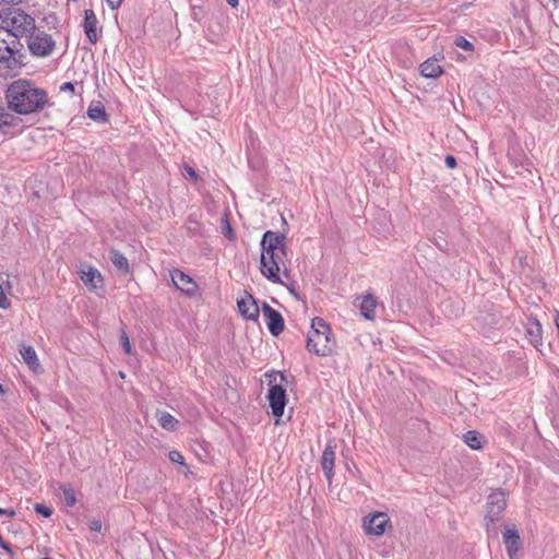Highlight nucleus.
Returning <instances> with one entry per match:
<instances>
[{
    "label": "nucleus",
    "instance_id": "1",
    "mask_svg": "<svg viewBox=\"0 0 559 559\" xmlns=\"http://www.w3.org/2000/svg\"><path fill=\"white\" fill-rule=\"evenodd\" d=\"M8 106L20 115H28L44 108L47 93L26 80L12 82L5 93Z\"/></svg>",
    "mask_w": 559,
    "mask_h": 559
},
{
    "label": "nucleus",
    "instance_id": "2",
    "mask_svg": "<svg viewBox=\"0 0 559 559\" xmlns=\"http://www.w3.org/2000/svg\"><path fill=\"white\" fill-rule=\"evenodd\" d=\"M335 340L330 325L322 318H314L308 333L307 348L317 356L326 357L333 353Z\"/></svg>",
    "mask_w": 559,
    "mask_h": 559
},
{
    "label": "nucleus",
    "instance_id": "3",
    "mask_svg": "<svg viewBox=\"0 0 559 559\" xmlns=\"http://www.w3.org/2000/svg\"><path fill=\"white\" fill-rule=\"evenodd\" d=\"M0 28L8 31L13 39L26 36L35 29V21L20 9H8L1 17Z\"/></svg>",
    "mask_w": 559,
    "mask_h": 559
},
{
    "label": "nucleus",
    "instance_id": "4",
    "mask_svg": "<svg viewBox=\"0 0 559 559\" xmlns=\"http://www.w3.org/2000/svg\"><path fill=\"white\" fill-rule=\"evenodd\" d=\"M261 248L265 252L264 259L276 262L281 267L283 258L287 253L286 236L281 233L266 231L261 240Z\"/></svg>",
    "mask_w": 559,
    "mask_h": 559
},
{
    "label": "nucleus",
    "instance_id": "5",
    "mask_svg": "<svg viewBox=\"0 0 559 559\" xmlns=\"http://www.w3.org/2000/svg\"><path fill=\"white\" fill-rule=\"evenodd\" d=\"M266 377L269 378L270 384L267 399L272 408V414L275 417H281L287 402L286 390L282 385V383L286 381V378L281 372H272L266 374Z\"/></svg>",
    "mask_w": 559,
    "mask_h": 559
},
{
    "label": "nucleus",
    "instance_id": "6",
    "mask_svg": "<svg viewBox=\"0 0 559 559\" xmlns=\"http://www.w3.org/2000/svg\"><path fill=\"white\" fill-rule=\"evenodd\" d=\"M361 527L367 536L381 537L393 530L390 516L385 512H370L361 519Z\"/></svg>",
    "mask_w": 559,
    "mask_h": 559
},
{
    "label": "nucleus",
    "instance_id": "7",
    "mask_svg": "<svg viewBox=\"0 0 559 559\" xmlns=\"http://www.w3.org/2000/svg\"><path fill=\"white\" fill-rule=\"evenodd\" d=\"M20 43L13 39L11 34L0 28V62L8 69H15L19 66L16 55L20 50Z\"/></svg>",
    "mask_w": 559,
    "mask_h": 559
},
{
    "label": "nucleus",
    "instance_id": "8",
    "mask_svg": "<svg viewBox=\"0 0 559 559\" xmlns=\"http://www.w3.org/2000/svg\"><path fill=\"white\" fill-rule=\"evenodd\" d=\"M55 40L45 32L29 33L27 36V46L32 55L36 57H47L55 48Z\"/></svg>",
    "mask_w": 559,
    "mask_h": 559
},
{
    "label": "nucleus",
    "instance_id": "9",
    "mask_svg": "<svg viewBox=\"0 0 559 559\" xmlns=\"http://www.w3.org/2000/svg\"><path fill=\"white\" fill-rule=\"evenodd\" d=\"M507 507V492L502 489H495L487 498L486 518L495 522Z\"/></svg>",
    "mask_w": 559,
    "mask_h": 559
},
{
    "label": "nucleus",
    "instance_id": "10",
    "mask_svg": "<svg viewBox=\"0 0 559 559\" xmlns=\"http://www.w3.org/2000/svg\"><path fill=\"white\" fill-rule=\"evenodd\" d=\"M171 281L174 285L187 296H194L198 292V284L188 274L180 270H174L170 272Z\"/></svg>",
    "mask_w": 559,
    "mask_h": 559
},
{
    "label": "nucleus",
    "instance_id": "11",
    "mask_svg": "<svg viewBox=\"0 0 559 559\" xmlns=\"http://www.w3.org/2000/svg\"><path fill=\"white\" fill-rule=\"evenodd\" d=\"M237 307L240 312V314L251 321H257L259 318V307L251 294L248 292H243V296H241L237 300Z\"/></svg>",
    "mask_w": 559,
    "mask_h": 559
},
{
    "label": "nucleus",
    "instance_id": "12",
    "mask_svg": "<svg viewBox=\"0 0 559 559\" xmlns=\"http://www.w3.org/2000/svg\"><path fill=\"white\" fill-rule=\"evenodd\" d=\"M263 316L266 318V324L272 335L277 336L284 331V320L280 312L270 305L262 306Z\"/></svg>",
    "mask_w": 559,
    "mask_h": 559
},
{
    "label": "nucleus",
    "instance_id": "13",
    "mask_svg": "<svg viewBox=\"0 0 559 559\" xmlns=\"http://www.w3.org/2000/svg\"><path fill=\"white\" fill-rule=\"evenodd\" d=\"M335 456V445L329 443L325 447L320 460V464L325 474L329 487H331L333 483Z\"/></svg>",
    "mask_w": 559,
    "mask_h": 559
},
{
    "label": "nucleus",
    "instance_id": "14",
    "mask_svg": "<svg viewBox=\"0 0 559 559\" xmlns=\"http://www.w3.org/2000/svg\"><path fill=\"white\" fill-rule=\"evenodd\" d=\"M265 252L262 250L260 258V271L261 274L266 277L270 282L275 284H283V281L280 276L281 267L276 262H272V260L264 259Z\"/></svg>",
    "mask_w": 559,
    "mask_h": 559
},
{
    "label": "nucleus",
    "instance_id": "15",
    "mask_svg": "<svg viewBox=\"0 0 559 559\" xmlns=\"http://www.w3.org/2000/svg\"><path fill=\"white\" fill-rule=\"evenodd\" d=\"M503 542L507 547L508 555L510 559H518V555L521 550V540L520 535L516 528L510 527L506 528L503 533Z\"/></svg>",
    "mask_w": 559,
    "mask_h": 559
},
{
    "label": "nucleus",
    "instance_id": "16",
    "mask_svg": "<svg viewBox=\"0 0 559 559\" xmlns=\"http://www.w3.org/2000/svg\"><path fill=\"white\" fill-rule=\"evenodd\" d=\"M80 278L91 290H97L103 287V276L100 272L93 266L81 270Z\"/></svg>",
    "mask_w": 559,
    "mask_h": 559
},
{
    "label": "nucleus",
    "instance_id": "17",
    "mask_svg": "<svg viewBox=\"0 0 559 559\" xmlns=\"http://www.w3.org/2000/svg\"><path fill=\"white\" fill-rule=\"evenodd\" d=\"M19 352L24 362L33 372L38 373L41 371L39 358L33 346L21 344L19 347Z\"/></svg>",
    "mask_w": 559,
    "mask_h": 559
},
{
    "label": "nucleus",
    "instance_id": "18",
    "mask_svg": "<svg viewBox=\"0 0 559 559\" xmlns=\"http://www.w3.org/2000/svg\"><path fill=\"white\" fill-rule=\"evenodd\" d=\"M97 17L93 10H85L83 27L88 40L93 44L97 41Z\"/></svg>",
    "mask_w": 559,
    "mask_h": 559
},
{
    "label": "nucleus",
    "instance_id": "19",
    "mask_svg": "<svg viewBox=\"0 0 559 559\" xmlns=\"http://www.w3.org/2000/svg\"><path fill=\"white\" fill-rule=\"evenodd\" d=\"M443 70L436 58L426 60L420 64V73L425 78L435 79L442 74Z\"/></svg>",
    "mask_w": 559,
    "mask_h": 559
},
{
    "label": "nucleus",
    "instance_id": "20",
    "mask_svg": "<svg viewBox=\"0 0 559 559\" xmlns=\"http://www.w3.org/2000/svg\"><path fill=\"white\" fill-rule=\"evenodd\" d=\"M377 308V300L371 294H367L362 297L361 304H360V311L361 314L367 320H373L374 319V310Z\"/></svg>",
    "mask_w": 559,
    "mask_h": 559
},
{
    "label": "nucleus",
    "instance_id": "21",
    "mask_svg": "<svg viewBox=\"0 0 559 559\" xmlns=\"http://www.w3.org/2000/svg\"><path fill=\"white\" fill-rule=\"evenodd\" d=\"M109 259L112 262V264L117 267V270L120 271L121 273L128 274L130 272L128 259L118 250H110Z\"/></svg>",
    "mask_w": 559,
    "mask_h": 559
},
{
    "label": "nucleus",
    "instance_id": "22",
    "mask_svg": "<svg viewBox=\"0 0 559 559\" xmlns=\"http://www.w3.org/2000/svg\"><path fill=\"white\" fill-rule=\"evenodd\" d=\"M87 116L97 122H107L108 115L105 111V107L102 104L90 106L87 109Z\"/></svg>",
    "mask_w": 559,
    "mask_h": 559
},
{
    "label": "nucleus",
    "instance_id": "23",
    "mask_svg": "<svg viewBox=\"0 0 559 559\" xmlns=\"http://www.w3.org/2000/svg\"><path fill=\"white\" fill-rule=\"evenodd\" d=\"M159 425L166 430H175L178 420L167 412H160L157 414Z\"/></svg>",
    "mask_w": 559,
    "mask_h": 559
},
{
    "label": "nucleus",
    "instance_id": "24",
    "mask_svg": "<svg viewBox=\"0 0 559 559\" xmlns=\"http://www.w3.org/2000/svg\"><path fill=\"white\" fill-rule=\"evenodd\" d=\"M464 441L473 450H479L483 447V438L476 431H467L464 435Z\"/></svg>",
    "mask_w": 559,
    "mask_h": 559
},
{
    "label": "nucleus",
    "instance_id": "25",
    "mask_svg": "<svg viewBox=\"0 0 559 559\" xmlns=\"http://www.w3.org/2000/svg\"><path fill=\"white\" fill-rule=\"evenodd\" d=\"M527 334L531 337V343L537 344L542 340V325L537 320H532L527 328Z\"/></svg>",
    "mask_w": 559,
    "mask_h": 559
},
{
    "label": "nucleus",
    "instance_id": "26",
    "mask_svg": "<svg viewBox=\"0 0 559 559\" xmlns=\"http://www.w3.org/2000/svg\"><path fill=\"white\" fill-rule=\"evenodd\" d=\"M168 459L173 463L180 465L183 468L182 472L185 474L189 473V468H188V466H187V464L185 462V457L182 456V454L180 452H178V451H170L168 453Z\"/></svg>",
    "mask_w": 559,
    "mask_h": 559
},
{
    "label": "nucleus",
    "instance_id": "27",
    "mask_svg": "<svg viewBox=\"0 0 559 559\" xmlns=\"http://www.w3.org/2000/svg\"><path fill=\"white\" fill-rule=\"evenodd\" d=\"M64 502L68 507H73L76 503L75 492L73 489L64 487L62 488Z\"/></svg>",
    "mask_w": 559,
    "mask_h": 559
},
{
    "label": "nucleus",
    "instance_id": "28",
    "mask_svg": "<svg viewBox=\"0 0 559 559\" xmlns=\"http://www.w3.org/2000/svg\"><path fill=\"white\" fill-rule=\"evenodd\" d=\"M222 233L229 240H234L235 239L234 230H233V228L230 226V223H229V221H228V218L226 216L222 219Z\"/></svg>",
    "mask_w": 559,
    "mask_h": 559
},
{
    "label": "nucleus",
    "instance_id": "29",
    "mask_svg": "<svg viewBox=\"0 0 559 559\" xmlns=\"http://www.w3.org/2000/svg\"><path fill=\"white\" fill-rule=\"evenodd\" d=\"M13 117L7 112L0 111V130H4L5 128L12 124Z\"/></svg>",
    "mask_w": 559,
    "mask_h": 559
},
{
    "label": "nucleus",
    "instance_id": "30",
    "mask_svg": "<svg viewBox=\"0 0 559 559\" xmlns=\"http://www.w3.org/2000/svg\"><path fill=\"white\" fill-rule=\"evenodd\" d=\"M120 342H121V345H122L124 352L128 355H131L132 354V346H131L129 337H128V335H127V333L124 331L121 332Z\"/></svg>",
    "mask_w": 559,
    "mask_h": 559
},
{
    "label": "nucleus",
    "instance_id": "31",
    "mask_svg": "<svg viewBox=\"0 0 559 559\" xmlns=\"http://www.w3.org/2000/svg\"><path fill=\"white\" fill-rule=\"evenodd\" d=\"M455 45L464 50H472L473 45L464 37L460 36L455 39Z\"/></svg>",
    "mask_w": 559,
    "mask_h": 559
},
{
    "label": "nucleus",
    "instance_id": "32",
    "mask_svg": "<svg viewBox=\"0 0 559 559\" xmlns=\"http://www.w3.org/2000/svg\"><path fill=\"white\" fill-rule=\"evenodd\" d=\"M10 306H11V302H10L9 298L7 297V295L4 293V288L0 284V308L1 309H9Z\"/></svg>",
    "mask_w": 559,
    "mask_h": 559
},
{
    "label": "nucleus",
    "instance_id": "33",
    "mask_svg": "<svg viewBox=\"0 0 559 559\" xmlns=\"http://www.w3.org/2000/svg\"><path fill=\"white\" fill-rule=\"evenodd\" d=\"M35 511L41 515H44L45 518H49L52 513L51 509L44 506V504H35Z\"/></svg>",
    "mask_w": 559,
    "mask_h": 559
},
{
    "label": "nucleus",
    "instance_id": "34",
    "mask_svg": "<svg viewBox=\"0 0 559 559\" xmlns=\"http://www.w3.org/2000/svg\"><path fill=\"white\" fill-rule=\"evenodd\" d=\"M185 170L192 180L198 181L200 179L199 175L191 166L185 165Z\"/></svg>",
    "mask_w": 559,
    "mask_h": 559
},
{
    "label": "nucleus",
    "instance_id": "35",
    "mask_svg": "<svg viewBox=\"0 0 559 559\" xmlns=\"http://www.w3.org/2000/svg\"><path fill=\"white\" fill-rule=\"evenodd\" d=\"M88 526L92 531H95V532L102 531V522L98 519L91 520Z\"/></svg>",
    "mask_w": 559,
    "mask_h": 559
},
{
    "label": "nucleus",
    "instance_id": "36",
    "mask_svg": "<svg viewBox=\"0 0 559 559\" xmlns=\"http://www.w3.org/2000/svg\"><path fill=\"white\" fill-rule=\"evenodd\" d=\"M444 162H445V165H447L449 168H452V169H453V168H455V167H456V159H455V157H454V156H452V155H448V156L445 157V160H444Z\"/></svg>",
    "mask_w": 559,
    "mask_h": 559
},
{
    "label": "nucleus",
    "instance_id": "37",
    "mask_svg": "<svg viewBox=\"0 0 559 559\" xmlns=\"http://www.w3.org/2000/svg\"><path fill=\"white\" fill-rule=\"evenodd\" d=\"M60 90L62 92H70V93H73L74 91V85L71 83V82H66L63 83L61 86H60Z\"/></svg>",
    "mask_w": 559,
    "mask_h": 559
},
{
    "label": "nucleus",
    "instance_id": "38",
    "mask_svg": "<svg viewBox=\"0 0 559 559\" xmlns=\"http://www.w3.org/2000/svg\"><path fill=\"white\" fill-rule=\"evenodd\" d=\"M282 285H284L293 296H295L296 298H298V294H297V292H296V288H295V284H294V283H292V284H286V283H284V282H283V284H282Z\"/></svg>",
    "mask_w": 559,
    "mask_h": 559
},
{
    "label": "nucleus",
    "instance_id": "39",
    "mask_svg": "<svg viewBox=\"0 0 559 559\" xmlns=\"http://www.w3.org/2000/svg\"><path fill=\"white\" fill-rule=\"evenodd\" d=\"M111 9H117L121 5L122 0H106Z\"/></svg>",
    "mask_w": 559,
    "mask_h": 559
},
{
    "label": "nucleus",
    "instance_id": "40",
    "mask_svg": "<svg viewBox=\"0 0 559 559\" xmlns=\"http://www.w3.org/2000/svg\"><path fill=\"white\" fill-rule=\"evenodd\" d=\"M4 514L12 518L15 515V512L13 510L0 509V515H4Z\"/></svg>",
    "mask_w": 559,
    "mask_h": 559
},
{
    "label": "nucleus",
    "instance_id": "41",
    "mask_svg": "<svg viewBox=\"0 0 559 559\" xmlns=\"http://www.w3.org/2000/svg\"><path fill=\"white\" fill-rule=\"evenodd\" d=\"M226 1H227V3H228L230 7H233V8H236V7H238V4H239V1H238V0H226Z\"/></svg>",
    "mask_w": 559,
    "mask_h": 559
},
{
    "label": "nucleus",
    "instance_id": "42",
    "mask_svg": "<svg viewBox=\"0 0 559 559\" xmlns=\"http://www.w3.org/2000/svg\"><path fill=\"white\" fill-rule=\"evenodd\" d=\"M1 547H2L3 549H5L9 554H12V550L10 549V547L8 546V544H5V543H4Z\"/></svg>",
    "mask_w": 559,
    "mask_h": 559
},
{
    "label": "nucleus",
    "instance_id": "43",
    "mask_svg": "<svg viewBox=\"0 0 559 559\" xmlns=\"http://www.w3.org/2000/svg\"><path fill=\"white\" fill-rule=\"evenodd\" d=\"M283 274H284L285 277H288V273H287L286 269L284 270Z\"/></svg>",
    "mask_w": 559,
    "mask_h": 559
},
{
    "label": "nucleus",
    "instance_id": "44",
    "mask_svg": "<svg viewBox=\"0 0 559 559\" xmlns=\"http://www.w3.org/2000/svg\"><path fill=\"white\" fill-rule=\"evenodd\" d=\"M0 393H4V389L1 384H0Z\"/></svg>",
    "mask_w": 559,
    "mask_h": 559
},
{
    "label": "nucleus",
    "instance_id": "45",
    "mask_svg": "<svg viewBox=\"0 0 559 559\" xmlns=\"http://www.w3.org/2000/svg\"><path fill=\"white\" fill-rule=\"evenodd\" d=\"M43 559H50V558H43Z\"/></svg>",
    "mask_w": 559,
    "mask_h": 559
}]
</instances>
